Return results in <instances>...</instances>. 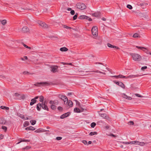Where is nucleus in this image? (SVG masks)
<instances>
[{
	"instance_id": "obj_47",
	"label": "nucleus",
	"mask_w": 151,
	"mask_h": 151,
	"mask_svg": "<svg viewBox=\"0 0 151 151\" xmlns=\"http://www.w3.org/2000/svg\"><path fill=\"white\" fill-rule=\"evenodd\" d=\"M121 142L122 143H123L125 144H127H127H132L131 142Z\"/></svg>"
},
{
	"instance_id": "obj_51",
	"label": "nucleus",
	"mask_w": 151,
	"mask_h": 151,
	"mask_svg": "<svg viewBox=\"0 0 151 151\" xmlns=\"http://www.w3.org/2000/svg\"><path fill=\"white\" fill-rule=\"evenodd\" d=\"M119 78H126V77L125 76H123L121 75H119Z\"/></svg>"
},
{
	"instance_id": "obj_33",
	"label": "nucleus",
	"mask_w": 151,
	"mask_h": 151,
	"mask_svg": "<svg viewBox=\"0 0 151 151\" xmlns=\"http://www.w3.org/2000/svg\"><path fill=\"white\" fill-rule=\"evenodd\" d=\"M29 125V122L28 121H26L24 122L23 124V126L24 127H26Z\"/></svg>"
},
{
	"instance_id": "obj_42",
	"label": "nucleus",
	"mask_w": 151,
	"mask_h": 151,
	"mask_svg": "<svg viewBox=\"0 0 151 151\" xmlns=\"http://www.w3.org/2000/svg\"><path fill=\"white\" fill-rule=\"evenodd\" d=\"M56 106L55 105H52L51 106V109L53 110H55L56 109Z\"/></svg>"
},
{
	"instance_id": "obj_8",
	"label": "nucleus",
	"mask_w": 151,
	"mask_h": 151,
	"mask_svg": "<svg viewBox=\"0 0 151 151\" xmlns=\"http://www.w3.org/2000/svg\"><path fill=\"white\" fill-rule=\"evenodd\" d=\"M48 83L47 82H37L34 84V85L36 86H44L46 85H48Z\"/></svg>"
},
{
	"instance_id": "obj_13",
	"label": "nucleus",
	"mask_w": 151,
	"mask_h": 151,
	"mask_svg": "<svg viewBox=\"0 0 151 151\" xmlns=\"http://www.w3.org/2000/svg\"><path fill=\"white\" fill-rule=\"evenodd\" d=\"M136 47L138 49H141L147 53H148L147 52V48L143 47H139L136 46Z\"/></svg>"
},
{
	"instance_id": "obj_44",
	"label": "nucleus",
	"mask_w": 151,
	"mask_h": 151,
	"mask_svg": "<svg viewBox=\"0 0 151 151\" xmlns=\"http://www.w3.org/2000/svg\"><path fill=\"white\" fill-rule=\"evenodd\" d=\"M30 141V140H28V139H27V140H26V139H23V140L21 141L18 142L17 144H19V143H20L21 142H29Z\"/></svg>"
},
{
	"instance_id": "obj_52",
	"label": "nucleus",
	"mask_w": 151,
	"mask_h": 151,
	"mask_svg": "<svg viewBox=\"0 0 151 151\" xmlns=\"http://www.w3.org/2000/svg\"><path fill=\"white\" fill-rule=\"evenodd\" d=\"M77 14H78L77 13H76V14L73 17V20H75L77 19Z\"/></svg>"
},
{
	"instance_id": "obj_30",
	"label": "nucleus",
	"mask_w": 151,
	"mask_h": 151,
	"mask_svg": "<svg viewBox=\"0 0 151 151\" xmlns=\"http://www.w3.org/2000/svg\"><path fill=\"white\" fill-rule=\"evenodd\" d=\"M137 76H138L137 75H132L126 77V78H134Z\"/></svg>"
},
{
	"instance_id": "obj_26",
	"label": "nucleus",
	"mask_w": 151,
	"mask_h": 151,
	"mask_svg": "<svg viewBox=\"0 0 151 151\" xmlns=\"http://www.w3.org/2000/svg\"><path fill=\"white\" fill-rule=\"evenodd\" d=\"M60 50L62 52H65L68 50V49L65 47H64L61 48Z\"/></svg>"
},
{
	"instance_id": "obj_24",
	"label": "nucleus",
	"mask_w": 151,
	"mask_h": 151,
	"mask_svg": "<svg viewBox=\"0 0 151 151\" xmlns=\"http://www.w3.org/2000/svg\"><path fill=\"white\" fill-rule=\"evenodd\" d=\"M6 123V120L3 118L0 119V124H4Z\"/></svg>"
},
{
	"instance_id": "obj_9",
	"label": "nucleus",
	"mask_w": 151,
	"mask_h": 151,
	"mask_svg": "<svg viewBox=\"0 0 151 151\" xmlns=\"http://www.w3.org/2000/svg\"><path fill=\"white\" fill-rule=\"evenodd\" d=\"M17 116L22 119L26 120L27 119H31V118L30 116L29 117H27L26 116H25V115H23L21 114H17Z\"/></svg>"
},
{
	"instance_id": "obj_39",
	"label": "nucleus",
	"mask_w": 151,
	"mask_h": 151,
	"mask_svg": "<svg viewBox=\"0 0 151 151\" xmlns=\"http://www.w3.org/2000/svg\"><path fill=\"white\" fill-rule=\"evenodd\" d=\"M97 132H91L89 133V135L90 136L93 135L95 134H97Z\"/></svg>"
},
{
	"instance_id": "obj_41",
	"label": "nucleus",
	"mask_w": 151,
	"mask_h": 151,
	"mask_svg": "<svg viewBox=\"0 0 151 151\" xmlns=\"http://www.w3.org/2000/svg\"><path fill=\"white\" fill-rule=\"evenodd\" d=\"M30 122L31 123L32 125H34L36 124V121L35 120H31L30 121Z\"/></svg>"
},
{
	"instance_id": "obj_48",
	"label": "nucleus",
	"mask_w": 151,
	"mask_h": 151,
	"mask_svg": "<svg viewBox=\"0 0 151 151\" xmlns=\"http://www.w3.org/2000/svg\"><path fill=\"white\" fill-rule=\"evenodd\" d=\"M144 14H143V15L139 14V15L140 16L142 17H144V18L146 17L147 16L146 15V14H145V13H144Z\"/></svg>"
},
{
	"instance_id": "obj_56",
	"label": "nucleus",
	"mask_w": 151,
	"mask_h": 151,
	"mask_svg": "<svg viewBox=\"0 0 151 151\" xmlns=\"http://www.w3.org/2000/svg\"><path fill=\"white\" fill-rule=\"evenodd\" d=\"M2 129H3L4 130L6 131V130L7 127H6L5 126H2Z\"/></svg>"
},
{
	"instance_id": "obj_29",
	"label": "nucleus",
	"mask_w": 151,
	"mask_h": 151,
	"mask_svg": "<svg viewBox=\"0 0 151 151\" xmlns=\"http://www.w3.org/2000/svg\"><path fill=\"white\" fill-rule=\"evenodd\" d=\"M68 106L70 107H71L73 106V103L72 102V101L71 100H69V101L68 100Z\"/></svg>"
},
{
	"instance_id": "obj_50",
	"label": "nucleus",
	"mask_w": 151,
	"mask_h": 151,
	"mask_svg": "<svg viewBox=\"0 0 151 151\" xmlns=\"http://www.w3.org/2000/svg\"><path fill=\"white\" fill-rule=\"evenodd\" d=\"M52 40H57L58 39L57 37L56 36H52L51 37Z\"/></svg>"
},
{
	"instance_id": "obj_6",
	"label": "nucleus",
	"mask_w": 151,
	"mask_h": 151,
	"mask_svg": "<svg viewBox=\"0 0 151 151\" xmlns=\"http://www.w3.org/2000/svg\"><path fill=\"white\" fill-rule=\"evenodd\" d=\"M37 23L39 26L43 28L46 29L49 27V26L44 22L41 21H39Z\"/></svg>"
},
{
	"instance_id": "obj_38",
	"label": "nucleus",
	"mask_w": 151,
	"mask_h": 151,
	"mask_svg": "<svg viewBox=\"0 0 151 151\" xmlns=\"http://www.w3.org/2000/svg\"><path fill=\"white\" fill-rule=\"evenodd\" d=\"M99 112L108 113L107 110L106 109H100V111Z\"/></svg>"
},
{
	"instance_id": "obj_49",
	"label": "nucleus",
	"mask_w": 151,
	"mask_h": 151,
	"mask_svg": "<svg viewBox=\"0 0 151 151\" xmlns=\"http://www.w3.org/2000/svg\"><path fill=\"white\" fill-rule=\"evenodd\" d=\"M96 125V124L95 122H93L91 124V126L92 128H94Z\"/></svg>"
},
{
	"instance_id": "obj_57",
	"label": "nucleus",
	"mask_w": 151,
	"mask_h": 151,
	"mask_svg": "<svg viewBox=\"0 0 151 151\" xmlns=\"http://www.w3.org/2000/svg\"><path fill=\"white\" fill-rule=\"evenodd\" d=\"M63 27L64 28H66V29H70L71 28L70 27L68 26H66V25H63Z\"/></svg>"
},
{
	"instance_id": "obj_31",
	"label": "nucleus",
	"mask_w": 151,
	"mask_h": 151,
	"mask_svg": "<svg viewBox=\"0 0 151 151\" xmlns=\"http://www.w3.org/2000/svg\"><path fill=\"white\" fill-rule=\"evenodd\" d=\"M86 17V16L85 15H81L78 17V19H85Z\"/></svg>"
},
{
	"instance_id": "obj_54",
	"label": "nucleus",
	"mask_w": 151,
	"mask_h": 151,
	"mask_svg": "<svg viewBox=\"0 0 151 151\" xmlns=\"http://www.w3.org/2000/svg\"><path fill=\"white\" fill-rule=\"evenodd\" d=\"M135 95L137 96V97H140V98H142L143 97V96L142 95H139V94H138V93H136L135 94Z\"/></svg>"
},
{
	"instance_id": "obj_11",
	"label": "nucleus",
	"mask_w": 151,
	"mask_h": 151,
	"mask_svg": "<svg viewBox=\"0 0 151 151\" xmlns=\"http://www.w3.org/2000/svg\"><path fill=\"white\" fill-rule=\"evenodd\" d=\"M51 71L54 73L58 71V67L57 66H52L51 67Z\"/></svg>"
},
{
	"instance_id": "obj_61",
	"label": "nucleus",
	"mask_w": 151,
	"mask_h": 151,
	"mask_svg": "<svg viewBox=\"0 0 151 151\" xmlns=\"http://www.w3.org/2000/svg\"><path fill=\"white\" fill-rule=\"evenodd\" d=\"M109 136H112L113 137H116V136L114 135V134H110V135H109Z\"/></svg>"
},
{
	"instance_id": "obj_35",
	"label": "nucleus",
	"mask_w": 151,
	"mask_h": 151,
	"mask_svg": "<svg viewBox=\"0 0 151 151\" xmlns=\"http://www.w3.org/2000/svg\"><path fill=\"white\" fill-rule=\"evenodd\" d=\"M145 144L143 142H140L138 141V145H139L141 146H143L145 145Z\"/></svg>"
},
{
	"instance_id": "obj_34",
	"label": "nucleus",
	"mask_w": 151,
	"mask_h": 151,
	"mask_svg": "<svg viewBox=\"0 0 151 151\" xmlns=\"http://www.w3.org/2000/svg\"><path fill=\"white\" fill-rule=\"evenodd\" d=\"M58 110L60 112H62L63 110V108L60 106H58L57 108Z\"/></svg>"
},
{
	"instance_id": "obj_4",
	"label": "nucleus",
	"mask_w": 151,
	"mask_h": 151,
	"mask_svg": "<svg viewBox=\"0 0 151 151\" xmlns=\"http://www.w3.org/2000/svg\"><path fill=\"white\" fill-rule=\"evenodd\" d=\"M76 7L77 9L81 10H83L85 9L86 8V6L83 3H78L76 4Z\"/></svg>"
},
{
	"instance_id": "obj_37",
	"label": "nucleus",
	"mask_w": 151,
	"mask_h": 151,
	"mask_svg": "<svg viewBox=\"0 0 151 151\" xmlns=\"http://www.w3.org/2000/svg\"><path fill=\"white\" fill-rule=\"evenodd\" d=\"M44 97L42 96H40V101L41 102H44Z\"/></svg>"
},
{
	"instance_id": "obj_59",
	"label": "nucleus",
	"mask_w": 151,
	"mask_h": 151,
	"mask_svg": "<svg viewBox=\"0 0 151 151\" xmlns=\"http://www.w3.org/2000/svg\"><path fill=\"white\" fill-rule=\"evenodd\" d=\"M21 99H24L25 98V96L23 94H21Z\"/></svg>"
},
{
	"instance_id": "obj_25",
	"label": "nucleus",
	"mask_w": 151,
	"mask_h": 151,
	"mask_svg": "<svg viewBox=\"0 0 151 151\" xmlns=\"http://www.w3.org/2000/svg\"><path fill=\"white\" fill-rule=\"evenodd\" d=\"M69 116V114H63L60 117L61 119H64Z\"/></svg>"
},
{
	"instance_id": "obj_28",
	"label": "nucleus",
	"mask_w": 151,
	"mask_h": 151,
	"mask_svg": "<svg viewBox=\"0 0 151 151\" xmlns=\"http://www.w3.org/2000/svg\"><path fill=\"white\" fill-rule=\"evenodd\" d=\"M37 101V100L34 99H32L31 100V101L30 102V105L31 106L32 105Z\"/></svg>"
},
{
	"instance_id": "obj_36",
	"label": "nucleus",
	"mask_w": 151,
	"mask_h": 151,
	"mask_svg": "<svg viewBox=\"0 0 151 151\" xmlns=\"http://www.w3.org/2000/svg\"><path fill=\"white\" fill-rule=\"evenodd\" d=\"M148 5V4L146 3H141L139 5V6H146Z\"/></svg>"
},
{
	"instance_id": "obj_32",
	"label": "nucleus",
	"mask_w": 151,
	"mask_h": 151,
	"mask_svg": "<svg viewBox=\"0 0 151 151\" xmlns=\"http://www.w3.org/2000/svg\"><path fill=\"white\" fill-rule=\"evenodd\" d=\"M133 37L134 38L140 37L139 34L137 33H135L134 34L133 36Z\"/></svg>"
},
{
	"instance_id": "obj_10",
	"label": "nucleus",
	"mask_w": 151,
	"mask_h": 151,
	"mask_svg": "<svg viewBox=\"0 0 151 151\" xmlns=\"http://www.w3.org/2000/svg\"><path fill=\"white\" fill-rule=\"evenodd\" d=\"M121 95L122 97L125 99H126L128 100H131L132 99V98L131 97L128 96L125 93H121Z\"/></svg>"
},
{
	"instance_id": "obj_1",
	"label": "nucleus",
	"mask_w": 151,
	"mask_h": 151,
	"mask_svg": "<svg viewBox=\"0 0 151 151\" xmlns=\"http://www.w3.org/2000/svg\"><path fill=\"white\" fill-rule=\"evenodd\" d=\"M74 101L76 102V105L78 106H80V107L79 108L77 107L75 108L74 109V112L76 113H81L86 112V109L80 106V104L79 102L76 100H74Z\"/></svg>"
},
{
	"instance_id": "obj_62",
	"label": "nucleus",
	"mask_w": 151,
	"mask_h": 151,
	"mask_svg": "<svg viewBox=\"0 0 151 151\" xmlns=\"http://www.w3.org/2000/svg\"><path fill=\"white\" fill-rule=\"evenodd\" d=\"M1 78L3 79H6V77L5 76H4L3 75L1 76Z\"/></svg>"
},
{
	"instance_id": "obj_43",
	"label": "nucleus",
	"mask_w": 151,
	"mask_h": 151,
	"mask_svg": "<svg viewBox=\"0 0 151 151\" xmlns=\"http://www.w3.org/2000/svg\"><path fill=\"white\" fill-rule=\"evenodd\" d=\"M1 23L3 25H5L6 23V21L5 19L1 21Z\"/></svg>"
},
{
	"instance_id": "obj_18",
	"label": "nucleus",
	"mask_w": 151,
	"mask_h": 151,
	"mask_svg": "<svg viewBox=\"0 0 151 151\" xmlns=\"http://www.w3.org/2000/svg\"><path fill=\"white\" fill-rule=\"evenodd\" d=\"M47 131L49 132L48 130H47L43 129H37L35 131V132L37 133H39L41 132H44Z\"/></svg>"
},
{
	"instance_id": "obj_5",
	"label": "nucleus",
	"mask_w": 151,
	"mask_h": 151,
	"mask_svg": "<svg viewBox=\"0 0 151 151\" xmlns=\"http://www.w3.org/2000/svg\"><path fill=\"white\" fill-rule=\"evenodd\" d=\"M92 34L94 36L96 37L98 35V29L96 26H93L91 29Z\"/></svg>"
},
{
	"instance_id": "obj_23",
	"label": "nucleus",
	"mask_w": 151,
	"mask_h": 151,
	"mask_svg": "<svg viewBox=\"0 0 151 151\" xmlns=\"http://www.w3.org/2000/svg\"><path fill=\"white\" fill-rule=\"evenodd\" d=\"M26 130H34L35 129L32 126H30L29 127H27L25 128Z\"/></svg>"
},
{
	"instance_id": "obj_17",
	"label": "nucleus",
	"mask_w": 151,
	"mask_h": 151,
	"mask_svg": "<svg viewBox=\"0 0 151 151\" xmlns=\"http://www.w3.org/2000/svg\"><path fill=\"white\" fill-rule=\"evenodd\" d=\"M42 108L45 110H48V108L47 106L45 105V102L42 103Z\"/></svg>"
},
{
	"instance_id": "obj_3",
	"label": "nucleus",
	"mask_w": 151,
	"mask_h": 151,
	"mask_svg": "<svg viewBox=\"0 0 151 151\" xmlns=\"http://www.w3.org/2000/svg\"><path fill=\"white\" fill-rule=\"evenodd\" d=\"M58 97L61 99L64 102L65 104H67L68 102V99L66 96L64 95L59 94L58 96Z\"/></svg>"
},
{
	"instance_id": "obj_7",
	"label": "nucleus",
	"mask_w": 151,
	"mask_h": 151,
	"mask_svg": "<svg viewBox=\"0 0 151 151\" xmlns=\"http://www.w3.org/2000/svg\"><path fill=\"white\" fill-rule=\"evenodd\" d=\"M25 9L28 10H30L32 11H37V9L36 7V5H35L32 6H28V8H26Z\"/></svg>"
},
{
	"instance_id": "obj_20",
	"label": "nucleus",
	"mask_w": 151,
	"mask_h": 151,
	"mask_svg": "<svg viewBox=\"0 0 151 151\" xmlns=\"http://www.w3.org/2000/svg\"><path fill=\"white\" fill-rule=\"evenodd\" d=\"M22 31L24 32H28L29 31V29L27 27L25 26L22 28Z\"/></svg>"
},
{
	"instance_id": "obj_63",
	"label": "nucleus",
	"mask_w": 151,
	"mask_h": 151,
	"mask_svg": "<svg viewBox=\"0 0 151 151\" xmlns=\"http://www.w3.org/2000/svg\"><path fill=\"white\" fill-rule=\"evenodd\" d=\"M62 138L61 137H57L56 138V139L57 140H60L62 139Z\"/></svg>"
},
{
	"instance_id": "obj_12",
	"label": "nucleus",
	"mask_w": 151,
	"mask_h": 151,
	"mask_svg": "<svg viewBox=\"0 0 151 151\" xmlns=\"http://www.w3.org/2000/svg\"><path fill=\"white\" fill-rule=\"evenodd\" d=\"M100 116L104 119L108 120H109V117L107 114H101Z\"/></svg>"
},
{
	"instance_id": "obj_53",
	"label": "nucleus",
	"mask_w": 151,
	"mask_h": 151,
	"mask_svg": "<svg viewBox=\"0 0 151 151\" xmlns=\"http://www.w3.org/2000/svg\"><path fill=\"white\" fill-rule=\"evenodd\" d=\"M85 19L88 20L90 21H91L92 20V19H91V18H89L88 17L86 16Z\"/></svg>"
},
{
	"instance_id": "obj_64",
	"label": "nucleus",
	"mask_w": 151,
	"mask_h": 151,
	"mask_svg": "<svg viewBox=\"0 0 151 151\" xmlns=\"http://www.w3.org/2000/svg\"><path fill=\"white\" fill-rule=\"evenodd\" d=\"M54 101L51 100L50 101V104L52 105H54Z\"/></svg>"
},
{
	"instance_id": "obj_27",
	"label": "nucleus",
	"mask_w": 151,
	"mask_h": 151,
	"mask_svg": "<svg viewBox=\"0 0 151 151\" xmlns=\"http://www.w3.org/2000/svg\"><path fill=\"white\" fill-rule=\"evenodd\" d=\"M42 107V104L40 103H39L37 106V109L38 111H40Z\"/></svg>"
},
{
	"instance_id": "obj_19",
	"label": "nucleus",
	"mask_w": 151,
	"mask_h": 151,
	"mask_svg": "<svg viewBox=\"0 0 151 151\" xmlns=\"http://www.w3.org/2000/svg\"><path fill=\"white\" fill-rule=\"evenodd\" d=\"M107 46L109 47L115 48L116 49H119V48L118 47L112 45L109 43H108L107 44Z\"/></svg>"
},
{
	"instance_id": "obj_40",
	"label": "nucleus",
	"mask_w": 151,
	"mask_h": 151,
	"mask_svg": "<svg viewBox=\"0 0 151 151\" xmlns=\"http://www.w3.org/2000/svg\"><path fill=\"white\" fill-rule=\"evenodd\" d=\"M31 146H27L24 148H23L22 149V150H24L25 149H26V150H28V149H30V148H31Z\"/></svg>"
},
{
	"instance_id": "obj_15",
	"label": "nucleus",
	"mask_w": 151,
	"mask_h": 151,
	"mask_svg": "<svg viewBox=\"0 0 151 151\" xmlns=\"http://www.w3.org/2000/svg\"><path fill=\"white\" fill-rule=\"evenodd\" d=\"M0 108L2 109L5 110L7 113L11 112L9 111V108L8 107L2 106L0 107Z\"/></svg>"
},
{
	"instance_id": "obj_60",
	"label": "nucleus",
	"mask_w": 151,
	"mask_h": 151,
	"mask_svg": "<svg viewBox=\"0 0 151 151\" xmlns=\"http://www.w3.org/2000/svg\"><path fill=\"white\" fill-rule=\"evenodd\" d=\"M82 142L85 145H86L87 144V142L85 140H83L82 141Z\"/></svg>"
},
{
	"instance_id": "obj_55",
	"label": "nucleus",
	"mask_w": 151,
	"mask_h": 151,
	"mask_svg": "<svg viewBox=\"0 0 151 151\" xmlns=\"http://www.w3.org/2000/svg\"><path fill=\"white\" fill-rule=\"evenodd\" d=\"M147 68V67L146 66H145L142 67L141 68V70H144L145 69H146Z\"/></svg>"
},
{
	"instance_id": "obj_58",
	"label": "nucleus",
	"mask_w": 151,
	"mask_h": 151,
	"mask_svg": "<svg viewBox=\"0 0 151 151\" xmlns=\"http://www.w3.org/2000/svg\"><path fill=\"white\" fill-rule=\"evenodd\" d=\"M70 13L72 15H73L75 14V12L73 10H72L70 11Z\"/></svg>"
},
{
	"instance_id": "obj_16",
	"label": "nucleus",
	"mask_w": 151,
	"mask_h": 151,
	"mask_svg": "<svg viewBox=\"0 0 151 151\" xmlns=\"http://www.w3.org/2000/svg\"><path fill=\"white\" fill-rule=\"evenodd\" d=\"M92 15L94 17H99L101 16V14L99 12H97L92 14Z\"/></svg>"
},
{
	"instance_id": "obj_45",
	"label": "nucleus",
	"mask_w": 151,
	"mask_h": 151,
	"mask_svg": "<svg viewBox=\"0 0 151 151\" xmlns=\"http://www.w3.org/2000/svg\"><path fill=\"white\" fill-rule=\"evenodd\" d=\"M138 141H131L132 144H138Z\"/></svg>"
},
{
	"instance_id": "obj_21",
	"label": "nucleus",
	"mask_w": 151,
	"mask_h": 151,
	"mask_svg": "<svg viewBox=\"0 0 151 151\" xmlns=\"http://www.w3.org/2000/svg\"><path fill=\"white\" fill-rule=\"evenodd\" d=\"M102 70L103 72L101 71L98 70H96L95 71H92L91 72H95V73H99L103 74L104 75H105L106 74V73L105 72V71L104 70Z\"/></svg>"
},
{
	"instance_id": "obj_46",
	"label": "nucleus",
	"mask_w": 151,
	"mask_h": 151,
	"mask_svg": "<svg viewBox=\"0 0 151 151\" xmlns=\"http://www.w3.org/2000/svg\"><path fill=\"white\" fill-rule=\"evenodd\" d=\"M127 7L128 8V9H132V8H133V7H132V6L131 5H130V4H128V5H127Z\"/></svg>"
},
{
	"instance_id": "obj_2",
	"label": "nucleus",
	"mask_w": 151,
	"mask_h": 151,
	"mask_svg": "<svg viewBox=\"0 0 151 151\" xmlns=\"http://www.w3.org/2000/svg\"><path fill=\"white\" fill-rule=\"evenodd\" d=\"M130 55L132 56L133 60L135 61H139L141 59V57L139 54L132 53Z\"/></svg>"
},
{
	"instance_id": "obj_22",
	"label": "nucleus",
	"mask_w": 151,
	"mask_h": 151,
	"mask_svg": "<svg viewBox=\"0 0 151 151\" xmlns=\"http://www.w3.org/2000/svg\"><path fill=\"white\" fill-rule=\"evenodd\" d=\"M14 96L16 97V98L20 99L21 98V94L18 93H15L14 94Z\"/></svg>"
},
{
	"instance_id": "obj_14",
	"label": "nucleus",
	"mask_w": 151,
	"mask_h": 151,
	"mask_svg": "<svg viewBox=\"0 0 151 151\" xmlns=\"http://www.w3.org/2000/svg\"><path fill=\"white\" fill-rule=\"evenodd\" d=\"M114 82H115L117 85L119 86L122 88L124 89L125 88V85L122 82L114 81Z\"/></svg>"
}]
</instances>
